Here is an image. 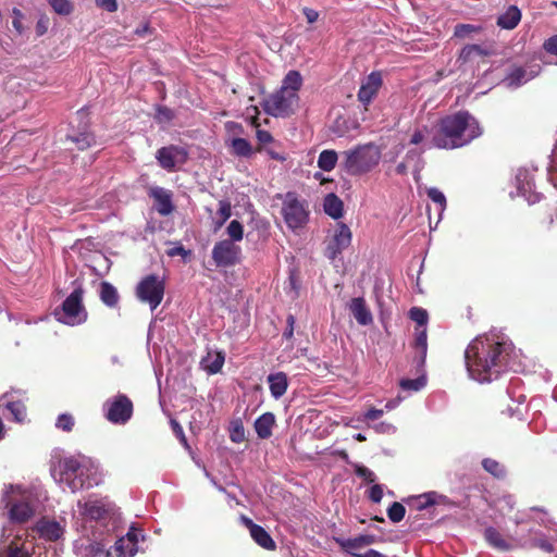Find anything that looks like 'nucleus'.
Returning <instances> with one entry per match:
<instances>
[{"instance_id":"nucleus-31","label":"nucleus","mask_w":557,"mask_h":557,"mask_svg":"<svg viewBox=\"0 0 557 557\" xmlns=\"http://www.w3.org/2000/svg\"><path fill=\"white\" fill-rule=\"evenodd\" d=\"M531 76L523 69L517 67L512 70L503 81V84L509 88H516L527 83Z\"/></svg>"},{"instance_id":"nucleus-13","label":"nucleus","mask_w":557,"mask_h":557,"mask_svg":"<svg viewBox=\"0 0 557 557\" xmlns=\"http://www.w3.org/2000/svg\"><path fill=\"white\" fill-rule=\"evenodd\" d=\"M139 540L144 541L145 535L141 530L132 525L126 535L120 537L113 547L116 557H134L139 547Z\"/></svg>"},{"instance_id":"nucleus-21","label":"nucleus","mask_w":557,"mask_h":557,"mask_svg":"<svg viewBox=\"0 0 557 557\" xmlns=\"http://www.w3.org/2000/svg\"><path fill=\"white\" fill-rule=\"evenodd\" d=\"M348 308L360 325H369L372 323V313L362 297L352 298Z\"/></svg>"},{"instance_id":"nucleus-62","label":"nucleus","mask_w":557,"mask_h":557,"mask_svg":"<svg viewBox=\"0 0 557 557\" xmlns=\"http://www.w3.org/2000/svg\"><path fill=\"white\" fill-rule=\"evenodd\" d=\"M256 135L259 143L263 145L269 144L273 140L272 135L268 131L258 129Z\"/></svg>"},{"instance_id":"nucleus-49","label":"nucleus","mask_w":557,"mask_h":557,"mask_svg":"<svg viewBox=\"0 0 557 557\" xmlns=\"http://www.w3.org/2000/svg\"><path fill=\"white\" fill-rule=\"evenodd\" d=\"M230 437L234 443H242L245 440V430L242 423L233 425Z\"/></svg>"},{"instance_id":"nucleus-40","label":"nucleus","mask_w":557,"mask_h":557,"mask_svg":"<svg viewBox=\"0 0 557 557\" xmlns=\"http://www.w3.org/2000/svg\"><path fill=\"white\" fill-rule=\"evenodd\" d=\"M232 214V208L231 203L225 200H221L219 202V209L215 216V228H220L231 216Z\"/></svg>"},{"instance_id":"nucleus-5","label":"nucleus","mask_w":557,"mask_h":557,"mask_svg":"<svg viewBox=\"0 0 557 557\" xmlns=\"http://www.w3.org/2000/svg\"><path fill=\"white\" fill-rule=\"evenodd\" d=\"M381 160V150L373 144L358 146L343 152V165L351 174H363L375 168Z\"/></svg>"},{"instance_id":"nucleus-45","label":"nucleus","mask_w":557,"mask_h":557,"mask_svg":"<svg viewBox=\"0 0 557 557\" xmlns=\"http://www.w3.org/2000/svg\"><path fill=\"white\" fill-rule=\"evenodd\" d=\"M483 468L496 478L505 474V469L497 461L486 458L482 461Z\"/></svg>"},{"instance_id":"nucleus-23","label":"nucleus","mask_w":557,"mask_h":557,"mask_svg":"<svg viewBox=\"0 0 557 557\" xmlns=\"http://www.w3.org/2000/svg\"><path fill=\"white\" fill-rule=\"evenodd\" d=\"M150 195L156 201L157 211L162 215H168L172 212L173 206L171 200V194L162 187H153L150 190Z\"/></svg>"},{"instance_id":"nucleus-27","label":"nucleus","mask_w":557,"mask_h":557,"mask_svg":"<svg viewBox=\"0 0 557 557\" xmlns=\"http://www.w3.org/2000/svg\"><path fill=\"white\" fill-rule=\"evenodd\" d=\"M275 417L272 412L261 414L255 422V430L260 438H269L272 435V428Z\"/></svg>"},{"instance_id":"nucleus-28","label":"nucleus","mask_w":557,"mask_h":557,"mask_svg":"<svg viewBox=\"0 0 557 557\" xmlns=\"http://www.w3.org/2000/svg\"><path fill=\"white\" fill-rule=\"evenodd\" d=\"M0 557H29L28 550L18 539L12 540L10 543L3 542L0 547Z\"/></svg>"},{"instance_id":"nucleus-58","label":"nucleus","mask_w":557,"mask_h":557,"mask_svg":"<svg viewBox=\"0 0 557 557\" xmlns=\"http://www.w3.org/2000/svg\"><path fill=\"white\" fill-rule=\"evenodd\" d=\"M49 28V18L46 15H42L38 18L36 23V33L38 36H42L48 32Z\"/></svg>"},{"instance_id":"nucleus-57","label":"nucleus","mask_w":557,"mask_h":557,"mask_svg":"<svg viewBox=\"0 0 557 557\" xmlns=\"http://www.w3.org/2000/svg\"><path fill=\"white\" fill-rule=\"evenodd\" d=\"M97 7L108 11L115 12L117 10V1L116 0H95Z\"/></svg>"},{"instance_id":"nucleus-25","label":"nucleus","mask_w":557,"mask_h":557,"mask_svg":"<svg viewBox=\"0 0 557 557\" xmlns=\"http://www.w3.org/2000/svg\"><path fill=\"white\" fill-rule=\"evenodd\" d=\"M269 388L271 395L278 399L281 398L287 391L288 382L287 376L284 372L272 373L268 376Z\"/></svg>"},{"instance_id":"nucleus-2","label":"nucleus","mask_w":557,"mask_h":557,"mask_svg":"<svg viewBox=\"0 0 557 557\" xmlns=\"http://www.w3.org/2000/svg\"><path fill=\"white\" fill-rule=\"evenodd\" d=\"M481 134L482 129L472 115L468 112H458L441 120L434 134V146L440 149L459 148Z\"/></svg>"},{"instance_id":"nucleus-3","label":"nucleus","mask_w":557,"mask_h":557,"mask_svg":"<svg viewBox=\"0 0 557 557\" xmlns=\"http://www.w3.org/2000/svg\"><path fill=\"white\" fill-rule=\"evenodd\" d=\"M301 85L302 77L300 73L289 71L284 77L281 88L264 100V110L276 117L292 115L299 104L298 91Z\"/></svg>"},{"instance_id":"nucleus-56","label":"nucleus","mask_w":557,"mask_h":557,"mask_svg":"<svg viewBox=\"0 0 557 557\" xmlns=\"http://www.w3.org/2000/svg\"><path fill=\"white\" fill-rule=\"evenodd\" d=\"M172 117H173V113L170 109L159 108L157 110L156 119L158 120V122L168 123L172 120Z\"/></svg>"},{"instance_id":"nucleus-16","label":"nucleus","mask_w":557,"mask_h":557,"mask_svg":"<svg viewBox=\"0 0 557 557\" xmlns=\"http://www.w3.org/2000/svg\"><path fill=\"white\" fill-rule=\"evenodd\" d=\"M515 180L518 196L524 197L529 203H535L540 200V194L534 191L533 176L528 170H518Z\"/></svg>"},{"instance_id":"nucleus-20","label":"nucleus","mask_w":557,"mask_h":557,"mask_svg":"<svg viewBox=\"0 0 557 557\" xmlns=\"http://www.w3.org/2000/svg\"><path fill=\"white\" fill-rule=\"evenodd\" d=\"M35 530L40 537L47 541H57L64 533V528L59 522L46 518L36 523Z\"/></svg>"},{"instance_id":"nucleus-54","label":"nucleus","mask_w":557,"mask_h":557,"mask_svg":"<svg viewBox=\"0 0 557 557\" xmlns=\"http://www.w3.org/2000/svg\"><path fill=\"white\" fill-rule=\"evenodd\" d=\"M71 139L77 144L79 149H85V148L89 147L91 145V143L94 141V138L89 134H86V133H83L79 136H77L75 138H71Z\"/></svg>"},{"instance_id":"nucleus-50","label":"nucleus","mask_w":557,"mask_h":557,"mask_svg":"<svg viewBox=\"0 0 557 557\" xmlns=\"http://www.w3.org/2000/svg\"><path fill=\"white\" fill-rule=\"evenodd\" d=\"M12 14L14 15L12 25H13L14 29L21 35L24 33V25L22 22L24 18V15H23L22 11L16 8H14L12 10Z\"/></svg>"},{"instance_id":"nucleus-26","label":"nucleus","mask_w":557,"mask_h":557,"mask_svg":"<svg viewBox=\"0 0 557 557\" xmlns=\"http://www.w3.org/2000/svg\"><path fill=\"white\" fill-rule=\"evenodd\" d=\"M0 407H3L16 422H23L26 418V408L21 401L10 400L8 396H2Z\"/></svg>"},{"instance_id":"nucleus-12","label":"nucleus","mask_w":557,"mask_h":557,"mask_svg":"<svg viewBox=\"0 0 557 557\" xmlns=\"http://www.w3.org/2000/svg\"><path fill=\"white\" fill-rule=\"evenodd\" d=\"M37 502L30 494H23L18 499L12 500L9 508L10 519L14 522H25L37 511Z\"/></svg>"},{"instance_id":"nucleus-48","label":"nucleus","mask_w":557,"mask_h":557,"mask_svg":"<svg viewBox=\"0 0 557 557\" xmlns=\"http://www.w3.org/2000/svg\"><path fill=\"white\" fill-rule=\"evenodd\" d=\"M356 474L361 478L364 483L371 484L375 481L374 473L363 466H356Z\"/></svg>"},{"instance_id":"nucleus-33","label":"nucleus","mask_w":557,"mask_h":557,"mask_svg":"<svg viewBox=\"0 0 557 557\" xmlns=\"http://www.w3.org/2000/svg\"><path fill=\"white\" fill-rule=\"evenodd\" d=\"M232 152L238 157H250L252 154V147L250 143L244 138H233L230 141Z\"/></svg>"},{"instance_id":"nucleus-61","label":"nucleus","mask_w":557,"mask_h":557,"mask_svg":"<svg viewBox=\"0 0 557 557\" xmlns=\"http://www.w3.org/2000/svg\"><path fill=\"white\" fill-rule=\"evenodd\" d=\"M302 13L307 18V22L310 24L317 22L319 18V12L311 8H304Z\"/></svg>"},{"instance_id":"nucleus-59","label":"nucleus","mask_w":557,"mask_h":557,"mask_svg":"<svg viewBox=\"0 0 557 557\" xmlns=\"http://www.w3.org/2000/svg\"><path fill=\"white\" fill-rule=\"evenodd\" d=\"M383 409L371 408L363 414L362 421H375L380 419L383 416Z\"/></svg>"},{"instance_id":"nucleus-60","label":"nucleus","mask_w":557,"mask_h":557,"mask_svg":"<svg viewBox=\"0 0 557 557\" xmlns=\"http://www.w3.org/2000/svg\"><path fill=\"white\" fill-rule=\"evenodd\" d=\"M547 52L557 57V36H553L544 42Z\"/></svg>"},{"instance_id":"nucleus-6","label":"nucleus","mask_w":557,"mask_h":557,"mask_svg":"<svg viewBox=\"0 0 557 557\" xmlns=\"http://www.w3.org/2000/svg\"><path fill=\"white\" fill-rule=\"evenodd\" d=\"M309 209L305 200L299 199L295 194H286L283 206L282 215L287 227L298 233L309 221Z\"/></svg>"},{"instance_id":"nucleus-32","label":"nucleus","mask_w":557,"mask_h":557,"mask_svg":"<svg viewBox=\"0 0 557 557\" xmlns=\"http://www.w3.org/2000/svg\"><path fill=\"white\" fill-rule=\"evenodd\" d=\"M100 299L103 304H106L109 307H115L119 302V294L116 288L108 283L103 282L100 285Z\"/></svg>"},{"instance_id":"nucleus-64","label":"nucleus","mask_w":557,"mask_h":557,"mask_svg":"<svg viewBox=\"0 0 557 557\" xmlns=\"http://www.w3.org/2000/svg\"><path fill=\"white\" fill-rule=\"evenodd\" d=\"M355 557H386V556L375 549H368L367 552L361 553Z\"/></svg>"},{"instance_id":"nucleus-51","label":"nucleus","mask_w":557,"mask_h":557,"mask_svg":"<svg viewBox=\"0 0 557 557\" xmlns=\"http://www.w3.org/2000/svg\"><path fill=\"white\" fill-rule=\"evenodd\" d=\"M372 429L380 434H394L396 433V426L389 422H380L372 425Z\"/></svg>"},{"instance_id":"nucleus-1","label":"nucleus","mask_w":557,"mask_h":557,"mask_svg":"<svg viewBox=\"0 0 557 557\" xmlns=\"http://www.w3.org/2000/svg\"><path fill=\"white\" fill-rule=\"evenodd\" d=\"M509 347L510 344L500 335L478 336L466 350V366L469 375L480 383L497 379L506 364Z\"/></svg>"},{"instance_id":"nucleus-55","label":"nucleus","mask_w":557,"mask_h":557,"mask_svg":"<svg viewBox=\"0 0 557 557\" xmlns=\"http://www.w3.org/2000/svg\"><path fill=\"white\" fill-rule=\"evenodd\" d=\"M418 499H419L418 508L419 509L425 508L426 506L433 505L435 503V493H433V492L424 493V494L420 495Z\"/></svg>"},{"instance_id":"nucleus-37","label":"nucleus","mask_w":557,"mask_h":557,"mask_svg":"<svg viewBox=\"0 0 557 557\" xmlns=\"http://www.w3.org/2000/svg\"><path fill=\"white\" fill-rule=\"evenodd\" d=\"M84 554L86 557H99L102 554L106 557H112L111 550H106V545L101 542L89 541L88 544L84 548Z\"/></svg>"},{"instance_id":"nucleus-7","label":"nucleus","mask_w":557,"mask_h":557,"mask_svg":"<svg viewBox=\"0 0 557 557\" xmlns=\"http://www.w3.org/2000/svg\"><path fill=\"white\" fill-rule=\"evenodd\" d=\"M58 321L67 325H78L87 320V311L83 305V289L76 287L55 311Z\"/></svg>"},{"instance_id":"nucleus-18","label":"nucleus","mask_w":557,"mask_h":557,"mask_svg":"<svg viewBox=\"0 0 557 557\" xmlns=\"http://www.w3.org/2000/svg\"><path fill=\"white\" fill-rule=\"evenodd\" d=\"M240 520L244 525L249 530L252 540L264 549H274L275 543L270 534L260 525L253 523V521L245 516H240Z\"/></svg>"},{"instance_id":"nucleus-35","label":"nucleus","mask_w":557,"mask_h":557,"mask_svg":"<svg viewBox=\"0 0 557 557\" xmlns=\"http://www.w3.org/2000/svg\"><path fill=\"white\" fill-rule=\"evenodd\" d=\"M337 159V153L334 150H323L318 158V165L323 171H332Z\"/></svg>"},{"instance_id":"nucleus-43","label":"nucleus","mask_w":557,"mask_h":557,"mask_svg":"<svg viewBox=\"0 0 557 557\" xmlns=\"http://www.w3.org/2000/svg\"><path fill=\"white\" fill-rule=\"evenodd\" d=\"M405 513V507L398 502L393 503L387 509L388 519L394 523L400 522L404 519Z\"/></svg>"},{"instance_id":"nucleus-41","label":"nucleus","mask_w":557,"mask_h":557,"mask_svg":"<svg viewBox=\"0 0 557 557\" xmlns=\"http://www.w3.org/2000/svg\"><path fill=\"white\" fill-rule=\"evenodd\" d=\"M480 29H481V27L476 26V25L458 24L455 27L454 35L461 39L471 38L472 35L479 33Z\"/></svg>"},{"instance_id":"nucleus-36","label":"nucleus","mask_w":557,"mask_h":557,"mask_svg":"<svg viewBox=\"0 0 557 557\" xmlns=\"http://www.w3.org/2000/svg\"><path fill=\"white\" fill-rule=\"evenodd\" d=\"M205 369L211 373H218L224 364V356L221 352L208 354L207 358L203 359Z\"/></svg>"},{"instance_id":"nucleus-47","label":"nucleus","mask_w":557,"mask_h":557,"mask_svg":"<svg viewBox=\"0 0 557 557\" xmlns=\"http://www.w3.org/2000/svg\"><path fill=\"white\" fill-rule=\"evenodd\" d=\"M410 318L417 322L419 325L418 329L424 327L426 321H428V312L422 308H412L410 310Z\"/></svg>"},{"instance_id":"nucleus-17","label":"nucleus","mask_w":557,"mask_h":557,"mask_svg":"<svg viewBox=\"0 0 557 557\" xmlns=\"http://www.w3.org/2000/svg\"><path fill=\"white\" fill-rule=\"evenodd\" d=\"M78 469V463L74 459L60 460L58 465L52 468V476L58 484H66L75 486L74 475Z\"/></svg>"},{"instance_id":"nucleus-22","label":"nucleus","mask_w":557,"mask_h":557,"mask_svg":"<svg viewBox=\"0 0 557 557\" xmlns=\"http://www.w3.org/2000/svg\"><path fill=\"white\" fill-rule=\"evenodd\" d=\"M531 520H534L543 525L550 523L547 512L537 507H532L528 510L519 511L515 517V523L517 525L528 523Z\"/></svg>"},{"instance_id":"nucleus-8","label":"nucleus","mask_w":557,"mask_h":557,"mask_svg":"<svg viewBox=\"0 0 557 557\" xmlns=\"http://www.w3.org/2000/svg\"><path fill=\"white\" fill-rule=\"evenodd\" d=\"M136 296L141 302L148 304L153 311L164 296L163 280L154 274L147 275L137 284Z\"/></svg>"},{"instance_id":"nucleus-9","label":"nucleus","mask_w":557,"mask_h":557,"mask_svg":"<svg viewBox=\"0 0 557 557\" xmlns=\"http://www.w3.org/2000/svg\"><path fill=\"white\" fill-rule=\"evenodd\" d=\"M351 239L350 228L345 223H337L325 248L326 258L334 261L350 246Z\"/></svg>"},{"instance_id":"nucleus-42","label":"nucleus","mask_w":557,"mask_h":557,"mask_svg":"<svg viewBox=\"0 0 557 557\" xmlns=\"http://www.w3.org/2000/svg\"><path fill=\"white\" fill-rule=\"evenodd\" d=\"M399 386L403 391L418 392L425 386V379L423 376L417 379H403L399 382Z\"/></svg>"},{"instance_id":"nucleus-52","label":"nucleus","mask_w":557,"mask_h":557,"mask_svg":"<svg viewBox=\"0 0 557 557\" xmlns=\"http://www.w3.org/2000/svg\"><path fill=\"white\" fill-rule=\"evenodd\" d=\"M416 344L421 349L422 354L426 351V330L420 327L416 330Z\"/></svg>"},{"instance_id":"nucleus-19","label":"nucleus","mask_w":557,"mask_h":557,"mask_svg":"<svg viewBox=\"0 0 557 557\" xmlns=\"http://www.w3.org/2000/svg\"><path fill=\"white\" fill-rule=\"evenodd\" d=\"M381 85V75L375 72L371 73L361 84V87L358 92L359 100L366 106L369 104L376 96Z\"/></svg>"},{"instance_id":"nucleus-39","label":"nucleus","mask_w":557,"mask_h":557,"mask_svg":"<svg viewBox=\"0 0 557 557\" xmlns=\"http://www.w3.org/2000/svg\"><path fill=\"white\" fill-rule=\"evenodd\" d=\"M486 54H487V52L482 47H480L478 45H469V46H466L461 50V52L459 54V59L467 62V61H471L475 58L483 57Z\"/></svg>"},{"instance_id":"nucleus-10","label":"nucleus","mask_w":557,"mask_h":557,"mask_svg":"<svg viewBox=\"0 0 557 557\" xmlns=\"http://www.w3.org/2000/svg\"><path fill=\"white\" fill-rule=\"evenodd\" d=\"M242 249L228 239L218 242L212 249V259L218 267H230L240 259Z\"/></svg>"},{"instance_id":"nucleus-11","label":"nucleus","mask_w":557,"mask_h":557,"mask_svg":"<svg viewBox=\"0 0 557 557\" xmlns=\"http://www.w3.org/2000/svg\"><path fill=\"white\" fill-rule=\"evenodd\" d=\"M107 419L112 423H125L132 417L133 405L132 401L124 395L115 397L113 400L106 403Z\"/></svg>"},{"instance_id":"nucleus-15","label":"nucleus","mask_w":557,"mask_h":557,"mask_svg":"<svg viewBox=\"0 0 557 557\" xmlns=\"http://www.w3.org/2000/svg\"><path fill=\"white\" fill-rule=\"evenodd\" d=\"M409 144L414 146V149L408 151L407 158L411 154H421L425 150L435 147L432 129L426 125L416 126L409 135Z\"/></svg>"},{"instance_id":"nucleus-24","label":"nucleus","mask_w":557,"mask_h":557,"mask_svg":"<svg viewBox=\"0 0 557 557\" xmlns=\"http://www.w3.org/2000/svg\"><path fill=\"white\" fill-rule=\"evenodd\" d=\"M375 542L374 535H360L355 539H348L341 543L343 549L352 557L361 554V549L366 546L372 545Z\"/></svg>"},{"instance_id":"nucleus-53","label":"nucleus","mask_w":557,"mask_h":557,"mask_svg":"<svg viewBox=\"0 0 557 557\" xmlns=\"http://www.w3.org/2000/svg\"><path fill=\"white\" fill-rule=\"evenodd\" d=\"M73 424V418L67 414H61L57 421V426L63 431H71Z\"/></svg>"},{"instance_id":"nucleus-30","label":"nucleus","mask_w":557,"mask_h":557,"mask_svg":"<svg viewBox=\"0 0 557 557\" xmlns=\"http://www.w3.org/2000/svg\"><path fill=\"white\" fill-rule=\"evenodd\" d=\"M323 209L327 215L337 220L343 215V201L335 194L331 193L324 198Z\"/></svg>"},{"instance_id":"nucleus-63","label":"nucleus","mask_w":557,"mask_h":557,"mask_svg":"<svg viewBox=\"0 0 557 557\" xmlns=\"http://www.w3.org/2000/svg\"><path fill=\"white\" fill-rule=\"evenodd\" d=\"M259 110L256 106H250L246 109V116L247 119L251 120V123L255 126H258L257 119H258Z\"/></svg>"},{"instance_id":"nucleus-38","label":"nucleus","mask_w":557,"mask_h":557,"mask_svg":"<svg viewBox=\"0 0 557 557\" xmlns=\"http://www.w3.org/2000/svg\"><path fill=\"white\" fill-rule=\"evenodd\" d=\"M54 13L67 16L73 13L74 4L70 0H47Z\"/></svg>"},{"instance_id":"nucleus-44","label":"nucleus","mask_w":557,"mask_h":557,"mask_svg":"<svg viewBox=\"0 0 557 557\" xmlns=\"http://www.w3.org/2000/svg\"><path fill=\"white\" fill-rule=\"evenodd\" d=\"M226 233L233 243L240 242L244 236L243 225L237 220H233L227 225Z\"/></svg>"},{"instance_id":"nucleus-46","label":"nucleus","mask_w":557,"mask_h":557,"mask_svg":"<svg viewBox=\"0 0 557 557\" xmlns=\"http://www.w3.org/2000/svg\"><path fill=\"white\" fill-rule=\"evenodd\" d=\"M429 198L437 203L441 208V211H443L446 207V197L445 195L437 188L431 187L426 190Z\"/></svg>"},{"instance_id":"nucleus-34","label":"nucleus","mask_w":557,"mask_h":557,"mask_svg":"<svg viewBox=\"0 0 557 557\" xmlns=\"http://www.w3.org/2000/svg\"><path fill=\"white\" fill-rule=\"evenodd\" d=\"M484 535L486 541L495 548L500 550H508L511 548V545L506 540H504L495 529L487 528Z\"/></svg>"},{"instance_id":"nucleus-4","label":"nucleus","mask_w":557,"mask_h":557,"mask_svg":"<svg viewBox=\"0 0 557 557\" xmlns=\"http://www.w3.org/2000/svg\"><path fill=\"white\" fill-rule=\"evenodd\" d=\"M81 515L87 519L95 520L107 532L115 531L122 523V517L120 508L115 506L111 500L103 499H90L85 503H78Z\"/></svg>"},{"instance_id":"nucleus-14","label":"nucleus","mask_w":557,"mask_h":557,"mask_svg":"<svg viewBox=\"0 0 557 557\" xmlns=\"http://www.w3.org/2000/svg\"><path fill=\"white\" fill-rule=\"evenodd\" d=\"M156 158L164 170L173 171L186 162L187 152L183 148L169 146L159 149Z\"/></svg>"},{"instance_id":"nucleus-29","label":"nucleus","mask_w":557,"mask_h":557,"mask_svg":"<svg viewBox=\"0 0 557 557\" xmlns=\"http://www.w3.org/2000/svg\"><path fill=\"white\" fill-rule=\"evenodd\" d=\"M521 20V12L520 10L511 5L509 7L506 12H504L497 20L498 26L505 29H512L515 28L518 23Z\"/></svg>"}]
</instances>
